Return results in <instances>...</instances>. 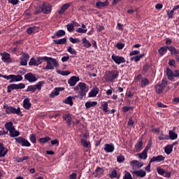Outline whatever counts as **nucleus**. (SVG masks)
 Segmentation results:
<instances>
[{
    "label": "nucleus",
    "mask_w": 179,
    "mask_h": 179,
    "mask_svg": "<svg viewBox=\"0 0 179 179\" xmlns=\"http://www.w3.org/2000/svg\"><path fill=\"white\" fill-rule=\"evenodd\" d=\"M45 61L47 62V66L45 68H43V69H45V71H52L54 70V66L55 68L59 67V64L56 59L45 56Z\"/></svg>",
    "instance_id": "f257e3e1"
},
{
    "label": "nucleus",
    "mask_w": 179,
    "mask_h": 179,
    "mask_svg": "<svg viewBox=\"0 0 179 179\" xmlns=\"http://www.w3.org/2000/svg\"><path fill=\"white\" fill-rule=\"evenodd\" d=\"M3 108L6 110V114H17L20 117H23V113L20 110V108H15L13 106H9V105L5 103L3 106Z\"/></svg>",
    "instance_id": "f03ea898"
},
{
    "label": "nucleus",
    "mask_w": 179,
    "mask_h": 179,
    "mask_svg": "<svg viewBox=\"0 0 179 179\" xmlns=\"http://www.w3.org/2000/svg\"><path fill=\"white\" fill-rule=\"evenodd\" d=\"M78 86L80 87V91L78 92L77 97H79L80 100H83V97L86 96V93L89 92V86L85 83H79Z\"/></svg>",
    "instance_id": "7ed1b4c3"
},
{
    "label": "nucleus",
    "mask_w": 179,
    "mask_h": 179,
    "mask_svg": "<svg viewBox=\"0 0 179 179\" xmlns=\"http://www.w3.org/2000/svg\"><path fill=\"white\" fill-rule=\"evenodd\" d=\"M45 84V81L42 80L38 82L34 85H29L25 92H30L31 93H35L36 90H41V87L43 85Z\"/></svg>",
    "instance_id": "20e7f679"
},
{
    "label": "nucleus",
    "mask_w": 179,
    "mask_h": 179,
    "mask_svg": "<svg viewBox=\"0 0 179 179\" xmlns=\"http://www.w3.org/2000/svg\"><path fill=\"white\" fill-rule=\"evenodd\" d=\"M167 85V81L166 80H162L161 83H157L155 86V92L158 94H161L163 93L165 87Z\"/></svg>",
    "instance_id": "39448f33"
},
{
    "label": "nucleus",
    "mask_w": 179,
    "mask_h": 179,
    "mask_svg": "<svg viewBox=\"0 0 179 179\" xmlns=\"http://www.w3.org/2000/svg\"><path fill=\"white\" fill-rule=\"evenodd\" d=\"M4 79L10 80L9 83H13V82H22V80H23V76L20 74H10L9 76L6 75V76H4Z\"/></svg>",
    "instance_id": "423d86ee"
},
{
    "label": "nucleus",
    "mask_w": 179,
    "mask_h": 179,
    "mask_svg": "<svg viewBox=\"0 0 179 179\" xmlns=\"http://www.w3.org/2000/svg\"><path fill=\"white\" fill-rule=\"evenodd\" d=\"M26 87V85L23 83H20L19 84H11L7 86V93H10L12 90H20L21 89H24Z\"/></svg>",
    "instance_id": "0eeeda50"
},
{
    "label": "nucleus",
    "mask_w": 179,
    "mask_h": 179,
    "mask_svg": "<svg viewBox=\"0 0 179 179\" xmlns=\"http://www.w3.org/2000/svg\"><path fill=\"white\" fill-rule=\"evenodd\" d=\"M15 143H17L18 145H21L22 147L25 148H30L31 146V144L30 142L27 141V139L24 138V137L19 136L17 138H15Z\"/></svg>",
    "instance_id": "6e6552de"
},
{
    "label": "nucleus",
    "mask_w": 179,
    "mask_h": 179,
    "mask_svg": "<svg viewBox=\"0 0 179 179\" xmlns=\"http://www.w3.org/2000/svg\"><path fill=\"white\" fill-rule=\"evenodd\" d=\"M43 13L44 15H50L51 13V10H52V6L50 3H43L41 5Z\"/></svg>",
    "instance_id": "1a4fd4ad"
},
{
    "label": "nucleus",
    "mask_w": 179,
    "mask_h": 179,
    "mask_svg": "<svg viewBox=\"0 0 179 179\" xmlns=\"http://www.w3.org/2000/svg\"><path fill=\"white\" fill-rule=\"evenodd\" d=\"M92 174L96 178H100V177L104 176V169L100 166H97Z\"/></svg>",
    "instance_id": "9d476101"
},
{
    "label": "nucleus",
    "mask_w": 179,
    "mask_h": 179,
    "mask_svg": "<svg viewBox=\"0 0 179 179\" xmlns=\"http://www.w3.org/2000/svg\"><path fill=\"white\" fill-rule=\"evenodd\" d=\"M24 79L25 80H28L29 83L37 82V78H36V76H34L33 73H27V74H25Z\"/></svg>",
    "instance_id": "9b49d317"
},
{
    "label": "nucleus",
    "mask_w": 179,
    "mask_h": 179,
    "mask_svg": "<svg viewBox=\"0 0 179 179\" xmlns=\"http://www.w3.org/2000/svg\"><path fill=\"white\" fill-rule=\"evenodd\" d=\"M22 57H20V65L22 66H26L27 65V60L30 59V56L27 53L22 52Z\"/></svg>",
    "instance_id": "f8f14e48"
},
{
    "label": "nucleus",
    "mask_w": 179,
    "mask_h": 179,
    "mask_svg": "<svg viewBox=\"0 0 179 179\" xmlns=\"http://www.w3.org/2000/svg\"><path fill=\"white\" fill-rule=\"evenodd\" d=\"M113 60L117 65L125 63V59L122 56H115L113 55Z\"/></svg>",
    "instance_id": "ddd939ff"
},
{
    "label": "nucleus",
    "mask_w": 179,
    "mask_h": 179,
    "mask_svg": "<svg viewBox=\"0 0 179 179\" xmlns=\"http://www.w3.org/2000/svg\"><path fill=\"white\" fill-rule=\"evenodd\" d=\"M8 148L3 146V143H0V157H5L8 155Z\"/></svg>",
    "instance_id": "4468645a"
},
{
    "label": "nucleus",
    "mask_w": 179,
    "mask_h": 179,
    "mask_svg": "<svg viewBox=\"0 0 179 179\" xmlns=\"http://www.w3.org/2000/svg\"><path fill=\"white\" fill-rule=\"evenodd\" d=\"M148 147H146L141 153L137 154L139 159L145 160L148 158Z\"/></svg>",
    "instance_id": "2eb2a0df"
},
{
    "label": "nucleus",
    "mask_w": 179,
    "mask_h": 179,
    "mask_svg": "<svg viewBox=\"0 0 179 179\" xmlns=\"http://www.w3.org/2000/svg\"><path fill=\"white\" fill-rule=\"evenodd\" d=\"M79 80V77L73 76L71 78H70V79L68 80V83L70 86H75V85H76V83H78Z\"/></svg>",
    "instance_id": "dca6fc26"
},
{
    "label": "nucleus",
    "mask_w": 179,
    "mask_h": 179,
    "mask_svg": "<svg viewBox=\"0 0 179 179\" xmlns=\"http://www.w3.org/2000/svg\"><path fill=\"white\" fill-rule=\"evenodd\" d=\"M132 174L136 176V177L144 178L146 176V172L141 169L139 171H134Z\"/></svg>",
    "instance_id": "f3484780"
},
{
    "label": "nucleus",
    "mask_w": 179,
    "mask_h": 179,
    "mask_svg": "<svg viewBox=\"0 0 179 179\" xmlns=\"http://www.w3.org/2000/svg\"><path fill=\"white\" fill-rule=\"evenodd\" d=\"M23 107L25 110H30L31 108V103H30V99L26 98L23 101Z\"/></svg>",
    "instance_id": "a211bd4d"
},
{
    "label": "nucleus",
    "mask_w": 179,
    "mask_h": 179,
    "mask_svg": "<svg viewBox=\"0 0 179 179\" xmlns=\"http://www.w3.org/2000/svg\"><path fill=\"white\" fill-rule=\"evenodd\" d=\"M63 119L64 121H66L67 125L70 127L72 124V117L71 116L70 114H64L63 115Z\"/></svg>",
    "instance_id": "6ab92c4d"
},
{
    "label": "nucleus",
    "mask_w": 179,
    "mask_h": 179,
    "mask_svg": "<svg viewBox=\"0 0 179 179\" xmlns=\"http://www.w3.org/2000/svg\"><path fill=\"white\" fill-rule=\"evenodd\" d=\"M96 6L98 9H101V8H104L106 6H108V0H106L105 1H98L96 3Z\"/></svg>",
    "instance_id": "aec40b11"
},
{
    "label": "nucleus",
    "mask_w": 179,
    "mask_h": 179,
    "mask_svg": "<svg viewBox=\"0 0 179 179\" xmlns=\"http://www.w3.org/2000/svg\"><path fill=\"white\" fill-rule=\"evenodd\" d=\"M1 55L3 62H10V55L9 53L4 52Z\"/></svg>",
    "instance_id": "412c9836"
},
{
    "label": "nucleus",
    "mask_w": 179,
    "mask_h": 179,
    "mask_svg": "<svg viewBox=\"0 0 179 179\" xmlns=\"http://www.w3.org/2000/svg\"><path fill=\"white\" fill-rule=\"evenodd\" d=\"M149 84H150L149 80H148V78H141V80L139 83V86L141 88H144L146 86H148Z\"/></svg>",
    "instance_id": "4be33fe9"
},
{
    "label": "nucleus",
    "mask_w": 179,
    "mask_h": 179,
    "mask_svg": "<svg viewBox=\"0 0 179 179\" xmlns=\"http://www.w3.org/2000/svg\"><path fill=\"white\" fill-rule=\"evenodd\" d=\"M165 159L164 157H163L162 155H158L157 157H153L150 160V163H152V162H160L164 161Z\"/></svg>",
    "instance_id": "5701e85b"
},
{
    "label": "nucleus",
    "mask_w": 179,
    "mask_h": 179,
    "mask_svg": "<svg viewBox=\"0 0 179 179\" xmlns=\"http://www.w3.org/2000/svg\"><path fill=\"white\" fill-rule=\"evenodd\" d=\"M6 129H7L8 132L13 131V129H15V126H13V122H8L4 125Z\"/></svg>",
    "instance_id": "b1692460"
},
{
    "label": "nucleus",
    "mask_w": 179,
    "mask_h": 179,
    "mask_svg": "<svg viewBox=\"0 0 179 179\" xmlns=\"http://www.w3.org/2000/svg\"><path fill=\"white\" fill-rule=\"evenodd\" d=\"M20 135V132L19 131H17L16 129L14 127L10 132L9 136L11 138H16Z\"/></svg>",
    "instance_id": "393cba45"
},
{
    "label": "nucleus",
    "mask_w": 179,
    "mask_h": 179,
    "mask_svg": "<svg viewBox=\"0 0 179 179\" xmlns=\"http://www.w3.org/2000/svg\"><path fill=\"white\" fill-rule=\"evenodd\" d=\"M104 79L106 82H113V73L107 71L104 76Z\"/></svg>",
    "instance_id": "a878e982"
},
{
    "label": "nucleus",
    "mask_w": 179,
    "mask_h": 179,
    "mask_svg": "<svg viewBox=\"0 0 179 179\" xmlns=\"http://www.w3.org/2000/svg\"><path fill=\"white\" fill-rule=\"evenodd\" d=\"M82 43L83 44V47H85V48H90L92 47V43L86 38H82Z\"/></svg>",
    "instance_id": "bb28decb"
},
{
    "label": "nucleus",
    "mask_w": 179,
    "mask_h": 179,
    "mask_svg": "<svg viewBox=\"0 0 179 179\" xmlns=\"http://www.w3.org/2000/svg\"><path fill=\"white\" fill-rule=\"evenodd\" d=\"M69 6H71V4L68 3H65L62 6L61 9L58 11V13L59 15H64V13H65V11L68 9V8H69Z\"/></svg>",
    "instance_id": "cd10ccee"
},
{
    "label": "nucleus",
    "mask_w": 179,
    "mask_h": 179,
    "mask_svg": "<svg viewBox=\"0 0 179 179\" xmlns=\"http://www.w3.org/2000/svg\"><path fill=\"white\" fill-rule=\"evenodd\" d=\"M53 43L57 45L66 43V38H63L58 40H53Z\"/></svg>",
    "instance_id": "c85d7f7f"
},
{
    "label": "nucleus",
    "mask_w": 179,
    "mask_h": 179,
    "mask_svg": "<svg viewBox=\"0 0 179 179\" xmlns=\"http://www.w3.org/2000/svg\"><path fill=\"white\" fill-rule=\"evenodd\" d=\"M99 88H94L92 90L91 92H89V97H96L97 94H99Z\"/></svg>",
    "instance_id": "c756f323"
},
{
    "label": "nucleus",
    "mask_w": 179,
    "mask_h": 179,
    "mask_svg": "<svg viewBox=\"0 0 179 179\" xmlns=\"http://www.w3.org/2000/svg\"><path fill=\"white\" fill-rule=\"evenodd\" d=\"M85 106L87 109L92 107H96V106H97V101H87Z\"/></svg>",
    "instance_id": "7c9ffc66"
},
{
    "label": "nucleus",
    "mask_w": 179,
    "mask_h": 179,
    "mask_svg": "<svg viewBox=\"0 0 179 179\" xmlns=\"http://www.w3.org/2000/svg\"><path fill=\"white\" fill-rule=\"evenodd\" d=\"M169 139L170 138L171 141L176 140L178 138V134H176L173 131L170 130L169 131Z\"/></svg>",
    "instance_id": "2f4dec72"
},
{
    "label": "nucleus",
    "mask_w": 179,
    "mask_h": 179,
    "mask_svg": "<svg viewBox=\"0 0 179 179\" xmlns=\"http://www.w3.org/2000/svg\"><path fill=\"white\" fill-rule=\"evenodd\" d=\"M67 30L69 31V33H72L73 30H75V21H73L71 23L68 24L66 25Z\"/></svg>",
    "instance_id": "473e14b6"
},
{
    "label": "nucleus",
    "mask_w": 179,
    "mask_h": 179,
    "mask_svg": "<svg viewBox=\"0 0 179 179\" xmlns=\"http://www.w3.org/2000/svg\"><path fill=\"white\" fill-rule=\"evenodd\" d=\"M168 48H169V46H162L160 49H159L158 53L161 56H163L167 52Z\"/></svg>",
    "instance_id": "72a5a7b5"
},
{
    "label": "nucleus",
    "mask_w": 179,
    "mask_h": 179,
    "mask_svg": "<svg viewBox=\"0 0 179 179\" xmlns=\"http://www.w3.org/2000/svg\"><path fill=\"white\" fill-rule=\"evenodd\" d=\"M104 150L106 153L113 152V144H105Z\"/></svg>",
    "instance_id": "f704fd0d"
},
{
    "label": "nucleus",
    "mask_w": 179,
    "mask_h": 179,
    "mask_svg": "<svg viewBox=\"0 0 179 179\" xmlns=\"http://www.w3.org/2000/svg\"><path fill=\"white\" fill-rule=\"evenodd\" d=\"M143 145V143L142 141L138 140L137 143L135 145V149H136V152H139L142 149Z\"/></svg>",
    "instance_id": "c9c22d12"
},
{
    "label": "nucleus",
    "mask_w": 179,
    "mask_h": 179,
    "mask_svg": "<svg viewBox=\"0 0 179 179\" xmlns=\"http://www.w3.org/2000/svg\"><path fill=\"white\" fill-rule=\"evenodd\" d=\"M168 50L171 52V55H178L179 53V50L176 49L174 46H168Z\"/></svg>",
    "instance_id": "e433bc0d"
},
{
    "label": "nucleus",
    "mask_w": 179,
    "mask_h": 179,
    "mask_svg": "<svg viewBox=\"0 0 179 179\" xmlns=\"http://www.w3.org/2000/svg\"><path fill=\"white\" fill-rule=\"evenodd\" d=\"M38 30V27L36 26L31 27L27 29V33L28 34H31L32 33H34V31H37Z\"/></svg>",
    "instance_id": "4c0bfd02"
},
{
    "label": "nucleus",
    "mask_w": 179,
    "mask_h": 179,
    "mask_svg": "<svg viewBox=\"0 0 179 179\" xmlns=\"http://www.w3.org/2000/svg\"><path fill=\"white\" fill-rule=\"evenodd\" d=\"M166 76L169 80H172L173 79V71L170 70V69H166Z\"/></svg>",
    "instance_id": "58836bf2"
},
{
    "label": "nucleus",
    "mask_w": 179,
    "mask_h": 179,
    "mask_svg": "<svg viewBox=\"0 0 179 179\" xmlns=\"http://www.w3.org/2000/svg\"><path fill=\"white\" fill-rule=\"evenodd\" d=\"M57 73H59V75H62V76H68V75H71V71L57 70Z\"/></svg>",
    "instance_id": "ea45409f"
},
{
    "label": "nucleus",
    "mask_w": 179,
    "mask_h": 179,
    "mask_svg": "<svg viewBox=\"0 0 179 179\" xmlns=\"http://www.w3.org/2000/svg\"><path fill=\"white\" fill-rule=\"evenodd\" d=\"M172 151H173V145H168L166 148H165V149H164V152H165V153L166 154V155H170L171 152H172Z\"/></svg>",
    "instance_id": "a19ab883"
},
{
    "label": "nucleus",
    "mask_w": 179,
    "mask_h": 179,
    "mask_svg": "<svg viewBox=\"0 0 179 179\" xmlns=\"http://www.w3.org/2000/svg\"><path fill=\"white\" fill-rule=\"evenodd\" d=\"M144 57L143 53L142 55H139L138 56H134L133 57H131V61H135L136 62H138Z\"/></svg>",
    "instance_id": "79ce46f5"
},
{
    "label": "nucleus",
    "mask_w": 179,
    "mask_h": 179,
    "mask_svg": "<svg viewBox=\"0 0 179 179\" xmlns=\"http://www.w3.org/2000/svg\"><path fill=\"white\" fill-rule=\"evenodd\" d=\"M29 66H38L37 60L34 57H31L30 61L29 62Z\"/></svg>",
    "instance_id": "37998d69"
},
{
    "label": "nucleus",
    "mask_w": 179,
    "mask_h": 179,
    "mask_svg": "<svg viewBox=\"0 0 179 179\" xmlns=\"http://www.w3.org/2000/svg\"><path fill=\"white\" fill-rule=\"evenodd\" d=\"M158 139H159V141L169 140V136L164 135V134H163V132L161 131V132L159 133V136H158Z\"/></svg>",
    "instance_id": "c03bdc74"
},
{
    "label": "nucleus",
    "mask_w": 179,
    "mask_h": 179,
    "mask_svg": "<svg viewBox=\"0 0 179 179\" xmlns=\"http://www.w3.org/2000/svg\"><path fill=\"white\" fill-rule=\"evenodd\" d=\"M80 142L84 148H89V145H90V141H87L85 138H81Z\"/></svg>",
    "instance_id": "a18cd8bd"
},
{
    "label": "nucleus",
    "mask_w": 179,
    "mask_h": 179,
    "mask_svg": "<svg viewBox=\"0 0 179 179\" xmlns=\"http://www.w3.org/2000/svg\"><path fill=\"white\" fill-rule=\"evenodd\" d=\"M43 61H45V56L36 57V64L38 66V65H41V64H43Z\"/></svg>",
    "instance_id": "49530a36"
},
{
    "label": "nucleus",
    "mask_w": 179,
    "mask_h": 179,
    "mask_svg": "<svg viewBox=\"0 0 179 179\" xmlns=\"http://www.w3.org/2000/svg\"><path fill=\"white\" fill-rule=\"evenodd\" d=\"M65 104H69V106H73V101H72V96H68L65 101Z\"/></svg>",
    "instance_id": "de8ad7c7"
},
{
    "label": "nucleus",
    "mask_w": 179,
    "mask_h": 179,
    "mask_svg": "<svg viewBox=\"0 0 179 179\" xmlns=\"http://www.w3.org/2000/svg\"><path fill=\"white\" fill-rule=\"evenodd\" d=\"M50 139L51 138L46 136L44 138H39L38 142H40V143H47V142H49Z\"/></svg>",
    "instance_id": "09e8293b"
},
{
    "label": "nucleus",
    "mask_w": 179,
    "mask_h": 179,
    "mask_svg": "<svg viewBox=\"0 0 179 179\" xmlns=\"http://www.w3.org/2000/svg\"><path fill=\"white\" fill-rule=\"evenodd\" d=\"M55 36H57V37H64V36H65V31L62 29L58 30L56 32Z\"/></svg>",
    "instance_id": "8fccbe9b"
},
{
    "label": "nucleus",
    "mask_w": 179,
    "mask_h": 179,
    "mask_svg": "<svg viewBox=\"0 0 179 179\" xmlns=\"http://www.w3.org/2000/svg\"><path fill=\"white\" fill-rule=\"evenodd\" d=\"M176 10H177V9H176V6H174L172 10L167 11V15H168L169 18H172V17L173 16V13H174Z\"/></svg>",
    "instance_id": "3c124183"
},
{
    "label": "nucleus",
    "mask_w": 179,
    "mask_h": 179,
    "mask_svg": "<svg viewBox=\"0 0 179 179\" xmlns=\"http://www.w3.org/2000/svg\"><path fill=\"white\" fill-rule=\"evenodd\" d=\"M59 95V92H58L57 88H55V91L51 92V94H50V97H51V99H54V97Z\"/></svg>",
    "instance_id": "603ef678"
},
{
    "label": "nucleus",
    "mask_w": 179,
    "mask_h": 179,
    "mask_svg": "<svg viewBox=\"0 0 179 179\" xmlns=\"http://www.w3.org/2000/svg\"><path fill=\"white\" fill-rule=\"evenodd\" d=\"M69 41L71 43H72L73 44H76V43H80V39L78 38H73V37H70L69 38Z\"/></svg>",
    "instance_id": "864d4df0"
},
{
    "label": "nucleus",
    "mask_w": 179,
    "mask_h": 179,
    "mask_svg": "<svg viewBox=\"0 0 179 179\" xmlns=\"http://www.w3.org/2000/svg\"><path fill=\"white\" fill-rule=\"evenodd\" d=\"M133 109H134V107L132 106H124L122 108V111L125 113H128V111L129 110H133Z\"/></svg>",
    "instance_id": "5fc2aeb1"
},
{
    "label": "nucleus",
    "mask_w": 179,
    "mask_h": 179,
    "mask_svg": "<svg viewBox=\"0 0 179 179\" xmlns=\"http://www.w3.org/2000/svg\"><path fill=\"white\" fill-rule=\"evenodd\" d=\"M67 51H68V52H69L72 55H76V54L78 53L76 52V50H75V49L72 48V47H71V46L68 47Z\"/></svg>",
    "instance_id": "6e6d98bb"
},
{
    "label": "nucleus",
    "mask_w": 179,
    "mask_h": 179,
    "mask_svg": "<svg viewBox=\"0 0 179 179\" xmlns=\"http://www.w3.org/2000/svg\"><path fill=\"white\" fill-rule=\"evenodd\" d=\"M108 103L107 102H104L102 104V110L103 111V113H108Z\"/></svg>",
    "instance_id": "4d7b16f0"
},
{
    "label": "nucleus",
    "mask_w": 179,
    "mask_h": 179,
    "mask_svg": "<svg viewBox=\"0 0 179 179\" xmlns=\"http://www.w3.org/2000/svg\"><path fill=\"white\" fill-rule=\"evenodd\" d=\"M165 171L163 169H161L159 166L157 167V172L158 173L159 175L160 176H164L165 173Z\"/></svg>",
    "instance_id": "13d9d810"
},
{
    "label": "nucleus",
    "mask_w": 179,
    "mask_h": 179,
    "mask_svg": "<svg viewBox=\"0 0 179 179\" xmlns=\"http://www.w3.org/2000/svg\"><path fill=\"white\" fill-rule=\"evenodd\" d=\"M123 179H134V178H132V175L129 173V172L125 171Z\"/></svg>",
    "instance_id": "bf43d9fd"
},
{
    "label": "nucleus",
    "mask_w": 179,
    "mask_h": 179,
    "mask_svg": "<svg viewBox=\"0 0 179 179\" xmlns=\"http://www.w3.org/2000/svg\"><path fill=\"white\" fill-rule=\"evenodd\" d=\"M29 141H31V142L32 143H36L37 140L36 138V135L35 134H31L29 136Z\"/></svg>",
    "instance_id": "052dcab7"
},
{
    "label": "nucleus",
    "mask_w": 179,
    "mask_h": 179,
    "mask_svg": "<svg viewBox=\"0 0 179 179\" xmlns=\"http://www.w3.org/2000/svg\"><path fill=\"white\" fill-rule=\"evenodd\" d=\"M120 177H121V173H117V171L113 170V178H116L117 179H120Z\"/></svg>",
    "instance_id": "680f3d73"
},
{
    "label": "nucleus",
    "mask_w": 179,
    "mask_h": 179,
    "mask_svg": "<svg viewBox=\"0 0 179 179\" xmlns=\"http://www.w3.org/2000/svg\"><path fill=\"white\" fill-rule=\"evenodd\" d=\"M115 47L119 50L124 49V47H125V45L124 43H121V42H118L116 43Z\"/></svg>",
    "instance_id": "e2e57ef3"
},
{
    "label": "nucleus",
    "mask_w": 179,
    "mask_h": 179,
    "mask_svg": "<svg viewBox=\"0 0 179 179\" xmlns=\"http://www.w3.org/2000/svg\"><path fill=\"white\" fill-rule=\"evenodd\" d=\"M76 31L77 32V33H82V34H83V33H87V29H83V28H77L76 29Z\"/></svg>",
    "instance_id": "0e129e2a"
},
{
    "label": "nucleus",
    "mask_w": 179,
    "mask_h": 179,
    "mask_svg": "<svg viewBox=\"0 0 179 179\" xmlns=\"http://www.w3.org/2000/svg\"><path fill=\"white\" fill-rule=\"evenodd\" d=\"M43 13V8L40 6L36 10L34 11V15H38V13Z\"/></svg>",
    "instance_id": "69168bd1"
},
{
    "label": "nucleus",
    "mask_w": 179,
    "mask_h": 179,
    "mask_svg": "<svg viewBox=\"0 0 179 179\" xmlns=\"http://www.w3.org/2000/svg\"><path fill=\"white\" fill-rule=\"evenodd\" d=\"M150 68V64H148V63H145L144 64V66H143V72L146 73L148 71V70Z\"/></svg>",
    "instance_id": "338daca9"
},
{
    "label": "nucleus",
    "mask_w": 179,
    "mask_h": 179,
    "mask_svg": "<svg viewBox=\"0 0 179 179\" xmlns=\"http://www.w3.org/2000/svg\"><path fill=\"white\" fill-rule=\"evenodd\" d=\"M117 161L119 163H122L125 161V157L124 156H119L117 158Z\"/></svg>",
    "instance_id": "774afa93"
}]
</instances>
